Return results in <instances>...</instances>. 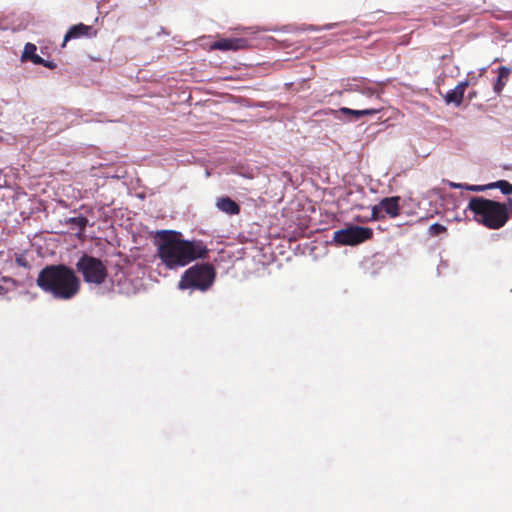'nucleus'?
I'll return each mask as SVG.
<instances>
[{"mask_svg":"<svg viewBox=\"0 0 512 512\" xmlns=\"http://www.w3.org/2000/svg\"><path fill=\"white\" fill-rule=\"evenodd\" d=\"M467 209L474 214L477 222L489 229H499L509 219V209L506 204L484 197H472Z\"/></svg>","mask_w":512,"mask_h":512,"instance_id":"obj_3","label":"nucleus"},{"mask_svg":"<svg viewBox=\"0 0 512 512\" xmlns=\"http://www.w3.org/2000/svg\"><path fill=\"white\" fill-rule=\"evenodd\" d=\"M496 72L497 77L493 83V91L495 94L500 95L509 80L512 70L509 67L501 66Z\"/></svg>","mask_w":512,"mask_h":512,"instance_id":"obj_12","label":"nucleus"},{"mask_svg":"<svg viewBox=\"0 0 512 512\" xmlns=\"http://www.w3.org/2000/svg\"><path fill=\"white\" fill-rule=\"evenodd\" d=\"M76 269L82 274L86 283L100 285L107 277V269L103 262L88 254H83L78 259Z\"/></svg>","mask_w":512,"mask_h":512,"instance_id":"obj_6","label":"nucleus"},{"mask_svg":"<svg viewBox=\"0 0 512 512\" xmlns=\"http://www.w3.org/2000/svg\"><path fill=\"white\" fill-rule=\"evenodd\" d=\"M373 236V231L368 227L350 225L345 229L334 232L333 240L341 245H357Z\"/></svg>","mask_w":512,"mask_h":512,"instance_id":"obj_7","label":"nucleus"},{"mask_svg":"<svg viewBox=\"0 0 512 512\" xmlns=\"http://www.w3.org/2000/svg\"><path fill=\"white\" fill-rule=\"evenodd\" d=\"M449 186L454 189H464V184L462 183L449 182Z\"/></svg>","mask_w":512,"mask_h":512,"instance_id":"obj_22","label":"nucleus"},{"mask_svg":"<svg viewBox=\"0 0 512 512\" xmlns=\"http://www.w3.org/2000/svg\"><path fill=\"white\" fill-rule=\"evenodd\" d=\"M67 223L71 224L73 228H78L79 231H84L87 226L88 219L82 215L71 217L67 220Z\"/></svg>","mask_w":512,"mask_h":512,"instance_id":"obj_17","label":"nucleus"},{"mask_svg":"<svg viewBox=\"0 0 512 512\" xmlns=\"http://www.w3.org/2000/svg\"><path fill=\"white\" fill-rule=\"evenodd\" d=\"M446 231V227L439 223H434L429 227V234L431 236H437Z\"/></svg>","mask_w":512,"mask_h":512,"instance_id":"obj_18","label":"nucleus"},{"mask_svg":"<svg viewBox=\"0 0 512 512\" xmlns=\"http://www.w3.org/2000/svg\"><path fill=\"white\" fill-rule=\"evenodd\" d=\"M36 285L57 300H70L80 290V279L64 264L46 265L38 274Z\"/></svg>","mask_w":512,"mask_h":512,"instance_id":"obj_2","label":"nucleus"},{"mask_svg":"<svg viewBox=\"0 0 512 512\" xmlns=\"http://www.w3.org/2000/svg\"><path fill=\"white\" fill-rule=\"evenodd\" d=\"M37 65H42L48 69H55L57 66L55 62H53L51 60H45V59H43L42 63H38Z\"/></svg>","mask_w":512,"mask_h":512,"instance_id":"obj_21","label":"nucleus"},{"mask_svg":"<svg viewBox=\"0 0 512 512\" xmlns=\"http://www.w3.org/2000/svg\"><path fill=\"white\" fill-rule=\"evenodd\" d=\"M4 291V288L0 286V294Z\"/></svg>","mask_w":512,"mask_h":512,"instance_id":"obj_26","label":"nucleus"},{"mask_svg":"<svg viewBox=\"0 0 512 512\" xmlns=\"http://www.w3.org/2000/svg\"><path fill=\"white\" fill-rule=\"evenodd\" d=\"M353 93L361 96L359 99L355 98L350 101L351 104L356 106H364L368 104V102L380 101V94L375 88L368 85V81L366 79H353L351 81H347L342 85L341 90L334 91L331 95L344 96L346 94Z\"/></svg>","mask_w":512,"mask_h":512,"instance_id":"obj_5","label":"nucleus"},{"mask_svg":"<svg viewBox=\"0 0 512 512\" xmlns=\"http://www.w3.org/2000/svg\"><path fill=\"white\" fill-rule=\"evenodd\" d=\"M216 207L228 215H237L240 212V206L228 196L217 198Z\"/></svg>","mask_w":512,"mask_h":512,"instance_id":"obj_13","label":"nucleus"},{"mask_svg":"<svg viewBox=\"0 0 512 512\" xmlns=\"http://www.w3.org/2000/svg\"><path fill=\"white\" fill-rule=\"evenodd\" d=\"M400 200L399 196L385 197L380 202L374 205L371 209L370 220L378 221L384 219L386 216L395 218L400 215Z\"/></svg>","mask_w":512,"mask_h":512,"instance_id":"obj_8","label":"nucleus"},{"mask_svg":"<svg viewBox=\"0 0 512 512\" xmlns=\"http://www.w3.org/2000/svg\"><path fill=\"white\" fill-rule=\"evenodd\" d=\"M486 67H483L480 69V73H479V77H481L483 75V73L486 71Z\"/></svg>","mask_w":512,"mask_h":512,"instance_id":"obj_23","label":"nucleus"},{"mask_svg":"<svg viewBox=\"0 0 512 512\" xmlns=\"http://www.w3.org/2000/svg\"><path fill=\"white\" fill-rule=\"evenodd\" d=\"M488 188H498L504 195L512 194V184L506 180H499L493 183H489Z\"/></svg>","mask_w":512,"mask_h":512,"instance_id":"obj_16","label":"nucleus"},{"mask_svg":"<svg viewBox=\"0 0 512 512\" xmlns=\"http://www.w3.org/2000/svg\"><path fill=\"white\" fill-rule=\"evenodd\" d=\"M15 262L20 267H25L26 268V267L29 266V264H28V262L26 260V257L24 255H22V254H17L16 255Z\"/></svg>","mask_w":512,"mask_h":512,"instance_id":"obj_20","label":"nucleus"},{"mask_svg":"<svg viewBox=\"0 0 512 512\" xmlns=\"http://www.w3.org/2000/svg\"><path fill=\"white\" fill-rule=\"evenodd\" d=\"M91 30L92 26H87L82 23L71 26L64 36L62 46H65V44L72 39H77L82 36H88Z\"/></svg>","mask_w":512,"mask_h":512,"instance_id":"obj_14","label":"nucleus"},{"mask_svg":"<svg viewBox=\"0 0 512 512\" xmlns=\"http://www.w3.org/2000/svg\"><path fill=\"white\" fill-rule=\"evenodd\" d=\"M157 253L161 264L169 270H177L196 259H204L208 248L201 240H184L182 234L173 230L157 232Z\"/></svg>","mask_w":512,"mask_h":512,"instance_id":"obj_1","label":"nucleus"},{"mask_svg":"<svg viewBox=\"0 0 512 512\" xmlns=\"http://www.w3.org/2000/svg\"><path fill=\"white\" fill-rule=\"evenodd\" d=\"M383 106H377L366 109H351L347 107H341L337 110L332 111V115L335 119L347 122H353L359 120L363 116H373L379 112H381Z\"/></svg>","mask_w":512,"mask_h":512,"instance_id":"obj_9","label":"nucleus"},{"mask_svg":"<svg viewBox=\"0 0 512 512\" xmlns=\"http://www.w3.org/2000/svg\"><path fill=\"white\" fill-rule=\"evenodd\" d=\"M477 81V78L471 77V82L475 83Z\"/></svg>","mask_w":512,"mask_h":512,"instance_id":"obj_25","label":"nucleus"},{"mask_svg":"<svg viewBox=\"0 0 512 512\" xmlns=\"http://www.w3.org/2000/svg\"><path fill=\"white\" fill-rule=\"evenodd\" d=\"M248 46V41L245 38H223L215 41L211 44L212 50H222V51H236L240 49H244Z\"/></svg>","mask_w":512,"mask_h":512,"instance_id":"obj_10","label":"nucleus"},{"mask_svg":"<svg viewBox=\"0 0 512 512\" xmlns=\"http://www.w3.org/2000/svg\"><path fill=\"white\" fill-rule=\"evenodd\" d=\"M334 26V24H329L324 27V29H331Z\"/></svg>","mask_w":512,"mask_h":512,"instance_id":"obj_24","label":"nucleus"},{"mask_svg":"<svg viewBox=\"0 0 512 512\" xmlns=\"http://www.w3.org/2000/svg\"><path fill=\"white\" fill-rule=\"evenodd\" d=\"M469 84V81H462L454 89L449 90L444 97L446 103L459 106L463 101L465 90Z\"/></svg>","mask_w":512,"mask_h":512,"instance_id":"obj_11","label":"nucleus"},{"mask_svg":"<svg viewBox=\"0 0 512 512\" xmlns=\"http://www.w3.org/2000/svg\"><path fill=\"white\" fill-rule=\"evenodd\" d=\"M216 271L212 264H195L188 268L179 281V289H197L200 291L208 290L214 283Z\"/></svg>","mask_w":512,"mask_h":512,"instance_id":"obj_4","label":"nucleus"},{"mask_svg":"<svg viewBox=\"0 0 512 512\" xmlns=\"http://www.w3.org/2000/svg\"><path fill=\"white\" fill-rule=\"evenodd\" d=\"M36 46L32 43H27L24 47V51L22 54V60H30L34 64L42 63L43 58L36 54Z\"/></svg>","mask_w":512,"mask_h":512,"instance_id":"obj_15","label":"nucleus"},{"mask_svg":"<svg viewBox=\"0 0 512 512\" xmlns=\"http://www.w3.org/2000/svg\"><path fill=\"white\" fill-rule=\"evenodd\" d=\"M464 189L466 190H469V191H473V192H482V191H485L488 188V184L487 185H469V184H464Z\"/></svg>","mask_w":512,"mask_h":512,"instance_id":"obj_19","label":"nucleus"}]
</instances>
